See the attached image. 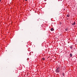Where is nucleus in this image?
<instances>
[{
  "mask_svg": "<svg viewBox=\"0 0 77 77\" xmlns=\"http://www.w3.org/2000/svg\"><path fill=\"white\" fill-rule=\"evenodd\" d=\"M75 22H74V23H73L72 24V25H75Z\"/></svg>",
  "mask_w": 77,
  "mask_h": 77,
  "instance_id": "nucleus-2",
  "label": "nucleus"
},
{
  "mask_svg": "<svg viewBox=\"0 0 77 77\" xmlns=\"http://www.w3.org/2000/svg\"><path fill=\"white\" fill-rule=\"evenodd\" d=\"M70 48L71 49V48H72V46H71L70 47Z\"/></svg>",
  "mask_w": 77,
  "mask_h": 77,
  "instance_id": "nucleus-6",
  "label": "nucleus"
},
{
  "mask_svg": "<svg viewBox=\"0 0 77 77\" xmlns=\"http://www.w3.org/2000/svg\"><path fill=\"white\" fill-rule=\"evenodd\" d=\"M66 17H69V15H67Z\"/></svg>",
  "mask_w": 77,
  "mask_h": 77,
  "instance_id": "nucleus-5",
  "label": "nucleus"
},
{
  "mask_svg": "<svg viewBox=\"0 0 77 77\" xmlns=\"http://www.w3.org/2000/svg\"><path fill=\"white\" fill-rule=\"evenodd\" d=\"M70 57H71L72 56V54H70Z\"/></svg>",
  "mask_w": 77,
  "mask_h": 77,
  "instance_id": "nucleus-4",
  "label": "nucleus"
},
{
  "mask_svg": "<svg viewBox=\"0 0 77 77\" xmlns=\"http://www.w3.org/2000/svg\"><path fill=\"white\" fill-rule=\"evenodd\" d=\"M25 1H27V0H25Z\"/></svg>",
  "mask_w": 77,
  "mask_h": 77,
  "instance_id": "nucleus-10",
  "label": "nucleus"
},
{
  "mask_svg": "<svg viewBox=\"0 0 77 77\" xmlns=\"http://www.w3.org/2000/svg\"><path fill=\"white\" fill-rule=\"evenodd\" d=\"M42 60H45V58H42Z\"/></svg>",
  "mask_w": 77,
  "mask_h": 77,
  "instance_id": "nucleus-7",
  "label": "nucleus"
},
{
  "mask_svg": "<svg viewBox=\"0 0 77 77\" xmlns=\"http://www.w3.org/2000/svg\"><path fill=\"white\" fill-rule=\"evenodd\" d=\"M65 30L66 31H67V30H68V29H66Z\"/></svg>",
  "mask_w": 77,
  "mask_h": 77,
  "instance_id": "nucleus-8",
  "label": "nucleus"
},
{
  "mask_svg": "<svg viewBox=\"0 0 77 77\" xmlns=\"http://www.w3.org/2000/svg\"><path fill=\"white\" fill-rule=\"evenodd\" d=\"M60 69V68H58L56 69V72H59V71H60V70H59V69Z\"/></svg>",
  "mask_w": 77,
  "mask_h": 77,
  "instance_id": "nucleus-1",
  "label": "nucleus"
},
{
  "mask_svg": "<svg viewBox=\"0 0 77 77\" xmlns=\"http://www.w3.org/2000/svg\"><path fill=\"white\" fill-rule=\"evenodd\" d=\"M51 31H53V30H54V29H53V28H51Z\"/></svg>",
  "mask_w": 77,
  "mask_h": 77,
  "instance_id": "nucleus-3",
  "label": "nucleus"
},
{
  "mask_svg": "<svg viewBox=\"0 0 77 77\" xmlns=\"http://www.w3.org/2000/svg\"><path fill=\"white\" fill-rule=\"evenodd\" d=\"M1 1L2 0H0V2H1Z\"/></svg>",
  "mask_w": 77,
  "mask_h": 77,
  "instance_id": "nucleus-9",
  "label": "nucleus"
}]
</instances>
